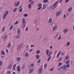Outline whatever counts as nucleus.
<instances>
[{
	"label": "nucleus",
	"instance_id": "38",
	"mask_svg": "<svg viewBox=\"0 0 74 74\" xmlns=\"http://www.w3.org/2000/svg\"><path fill=\"white\" fill-rule=\"evenodd\" d=\"M20 70H21V68H18L17 69V71L18 72H19V71H20Z\"/></svg>",
	"mask_w": 74,
	"mask_h": 74
},
{
	"label": "nucleus",
	"instance_id": "40",
	"mask_svg": "<svg viewBox=\"0 0 74 74\" xmlns=\"http://www.w3.org/2000/svg\"><path fill=\"white\" fill-rule=\"evenodd\" d=\"M5 14H6V15H8V11H6V12L5 13Z\"/></svg>",
	"mask_w": 74,
	"mask_h": 74
},
{
	"label": "nucleus",
	"instance_id": "19",
	"mask_svg": "<svg viewBox=\"0 0 74 74\" xmlns=\"http://www.w3.org/2000/svg\"><path fill=\"white\" fill-rule=\"evenodd\" d=\"M40 52V50H37L36 52V54H39Z\"/></svg>",
	"mask_w": 74,
	"mask_h": 74
},
{
	"label": "nucleus",
	"instance_id": "55",
	"mask_svg": "<svg viewBox=\"0 0 74 74\" xmlns=\"http://www.w3.org/2000/svg\"><path fill=\"white\" fill-rule=\"evenodd\" d=\"M17 69H21V68H20V67H19V65L17 66Z\"/></svg>",
	"mask_w": 74,
	"mask_h": 74
},
{
	"label": "nucleus",
	"instance_id": "58",
	"mask_svg": "<svg viewBox=\"0 0 74 74\" xmlns=\"http://www.w3.org/2000/svg\"><path fill=\"white\" fill-rule=\"evenodd\" d=\"M53 68L51 69H50L51 71H53Z\"/></svg>",
	"mask_w": 74,
	"mask_h": 74
},
{
	"label": "nucleus",
	"instance_id": "39",
	"mask_svg": "<svg viewBox=\"0 0 74 74\" xmlns=\"http://www.w3.org/2000/svg\"><path fill=\"white\" fill-rule=\"evenodd\" d=\"M5 27H3V28L2 29V32H4V29H5Z\"/></svg>",
	"mask_w": 74,
	"mask_h": 74
},
{
	"label": "nucleus",
	"instance_id": "21",
	"mask_svg": "<svg viewBox=\"0 0 74 74\" xmlns=\"http://www.w3.org/2000/svg\"><path fill=\"white\" fill-rule=\"evenodd\" d=\"M11 43H10L8 44V45H7V47H8V48H9L11 47Z\"/></svg>",
	"mask_w": 74,
	"mask_h": 74
},
{
	"label": "nucleus",
	"instance_id": "10",
	"mask_svg": "<svg viewBox=\"0 0 74 74\" xmlns=\"http://www.w3.org/2000/svg\"><path fill=\"white\" fill-rule=\"evenodd\" d=\"M17 65V64H16L14 65L13 66V70H14L15 69V67H16V66Z\"/></svg>",
	"mask_w": 74,
	"mask_h": 74
},
{
	"label": "nucleus",
	"instance_id": "42",
	"mask_svg": "<svg viewBox=\"0 0 74 74\" xmlns=\"http://www.w3.org/2000/svg\"><path fill=\"white\" fill-rule=\"evenodd\" d=\"M47 64L46 63H45L44 66L45 68H46V67H47Z\"/></svg>",
	"mask_w": 74,
	"mask_h": 74
},
{
	"label": "nucleus",
	"instance_id": "26",
	"mask_svg": "<svg viewBox=\"0 0 74 74\" xmlns=\"http://www.w3.org/2000/svg\"><path fill=\"white\" fill-rule=\"evenodd\" d=\"M31 7H32V5L31 4H29L28 5V8L29 9H30V8H31Z\"/></svg>",
	"mask_w": 74,
	"mask_h": 74
},
{
	"label": "nucleus",
	"instance_id": "45",
	"mask_svg": "<svg viewBox=\"0 0 74 74\" xmlns=\"http://www.w3.org/2000/svg\"><path fill=\"white\" fill-rule=\"evenodd\" d=\"M7 73L8 74H11V72H10V71H8L7 72Z\"/></svg>",
	"mask_w": 74,
	"mask_h": 74
},
{
	"label": "nucleus",
	"instance_id": "34",
	"mask_svg": "<svg viewBox=\"0 0 74 74\" xmlns=\"http://www.w3.org/2000/svg\"><path fill=\"white\" fill-rule=\"evenodd\" d=\"M70 43L69 42H67L66 45L67 46H69V45H70Z\"/></svg>",
	"mask_w": 74,
	"mask_h": 74
},
{
	"label": "nucleus",
	"instance_id": "56",
	"mask_svg": "<svg viewBox=\"0 0 74 74\" xmlns=\"http://www.w3.org/2000/svg\"><path fill=\"white\" fill-rule=\"evenodd\" d=\"M62 59V58H60V59L58 60V62H59L60 61H61Z\"/></svg>",
	"mask_w": 74,
	"mask_h": 74
},
{
	"label": "nucleus",
	"instance_id": "52",
	"mask_svg": "<svg viewBox=\"0 0 74 74\" xmlns=\"http://www.w3.org/2000/svg\"><path fill=\"white\" fill-rule=\"evenodd\" d=\"M33 69H31L30 70V71H31V72H33Z\"/></svg>",
	"mask_w": 74,
	"mask_h": 74
},
{
	"label": "nucleus",
	"instance_id": "22",
	"mask_svg": "<svg viewBox=\"0 0 74 74\" xmlns=\"http://www.w3.org/2000/svg\"><path fill=\"white\" fill-rule=\"evenodd\" d=\"M25 65H23L22 67L21 68V70H23L25 68Z\"/></svg>",
	"mask_w": 74,
	"mask_h": 74
},
{
	"label": "nucleus",
	"instance_id": "41",
	"mask_svg": "<svg viewBox=\"0 0 74 74\" xmlns=\"http://www.w3.org/2000/svg\"><path fill=\"white\" fill-rule=\"evenodd\" d=\"M66 67L69 68V67H70V65L69 64H68L66 65Z\"/></svg>",
	"mask_w": 74,
	"mask_h": 74
},
{
	"label": "nucleus",
	"instance_id": "37",
	"mask_svg": "<svg viewBox=\"0 0 74 74\" xmlns=\"http://www.w3.org/2000/svg\"><path fill=\"white\" fill-rule=\"evenodd\" d=\"M24 16L25 17V18L27 17V14H24Z\"/></svg>",
	"mask_w": 74,
	"mask_h": 74
},
{
	"label": "nucleus",
	"instance_id": "43",
	"mask_svg": "<svg viewBox=\"0 0 74 74\" xmlns=\"http://www.w3.org/2000/svg\"><path fill=\"white\" fill-rule=\"evenodd\" d=\"M18 22L17 21H16L15 22V23L14 24V25H18Z\"/></svg>",
	"mask_w": 74,
	"mask_h": 74
},
{
	"label": "nucleus",
	"instance_id": "51",
	"mask_svg": "<svg viewBox=\"0 0 74 74\" xmlns=\"http://www.w3.org/2000/svg\"><path fill=\"white\" fill-rule=\"evenodd\" d=\"M63 65L62 66L60 69H59L58 70H60V69H62V68H63Z\"/></svg>",
	"mask_w": 74,
	"mask_h": 74
},
{
	"label": "nucleus",
	"instance_id": "57",
	"mask_svg": "<svg viewBox=\"0 0 74 74\" xmlns=\"http://www.w3.org/2000/svg\"><path fill=\"white\" fill-rule=\"evenodd\" d=\"M33 49H31L29 50V51L30 52H31V51H33Z\"/></svg>",
	"mask_w": 74,
	"mask_h": 74
},
{
	"label": "nucleus",
	"instance_id": "60",
	"mask_svg": "<svg viewBox=\"0 0 74 74\" xmlns=\"http://www.w3.org/2000/svg\"><path fill=\"white\" fill-rule=\"evenodd\" d=\"M69 0H66L65 1V3H67V2H69Z\"/></svg>",
	"mask_w": 74,
	"mask_h": 74
},
{
	"label": "nucleus",
	"instance_id": "28",
	"mask_svg": "<svg viewBox=\"0 0 74 74\" xmlns=\"http://www.w3.org/2000/svg\"><path fill=\"white\" fill-rule=\"evenodd\" d=\"M48 0H44V3H48Z\"/></svg>",
	"mask_w": 74,
	"mask_h": 74
},
{
	"label": "nucleus",
	"instance_id": "54",
	"mask_svg": "<svg viewBox=\"0 0 74 74\" xmlns=\"http://www.w3.org/2000/svg\"><path fill=\"white\" fill-rule=\"evenodd\" d=\"M31 47H34V46L33 45H31L30 46Z\"/></svg>",
	"mask_w": 74,
	"mask_h": 74
},
{
	"label": "nucleus",
	"instance_id": "7",
	"mask_svg": "<svg viewBox=\"0 0 74 74\" xmlns=\"http://www.w3.org/2000/svg\"><path fill=\"white\" fill-rule=\"evenodd\" d=\"M61 53H62V52L60 51L57 53L56 58H58L59 56V55H60Z\"/></svg>",
	"mask_w": 74,
	"mask_h": 74
},
{
	"label": "nucleus",
	"instance_id": "63",
	"mask_svg": "<svg viewBox=\"0 0 74 74\" xmlns=\"http://www.w3.org/2000/svg\"><path fill=\"white\" fill-rule=\"evenodd\" d=\"M6 52L7 53H8V49H7L6 50Z\"/></svg>",
	"mask_w": 74,
	"mask_h": 74
},
{
	"label": "nucleus",
	"instance_id": "32",
	"mask_svg": "<svg viewBox=\"0 0 74 74\" xmlns=\"http://www.w3.org/2000/svg\"><path fill=\"white\" fill-rule=\"evenodd\" d=\"M23 9L22 8H21L19 11V12H22Z\"/></svg>",
	"mask_w": 74,
	"mask_h": 74
},
{
	"label": "nucleus",
	"instance_id": "48",
	"mask_svg": "<svg viewBox=\"0 0 74 74\" xmlns=\"http://www.w3.org/2000/svg\"><path fill=\"white\" fill-rule=\"evenodd\" d=\"M34 66V64L32 63V64H31V67H33Z\"/></svg>",
	"mask_w": 74,
	"mask_h": 74
},
{
	"label": "nucleus",
	"instance_id": "4",
	"mask_svg": "<svg viewBox=\"0 0 74 74\" xmlns=\"http://www.w3.org/2000/svg\"><path fill=\"white\" fill-rule=\"evenodd\" d=\"M26 22V21L25 20V19L24 18H23L22 19V25H23L25 24V23Z\"/></svg>",
	"mask_w": 74,
	"mask_h": 74
},
{
	"label": "nucleus",
	"instance_id": "6",
	"mask_svg": "<svg viewBox=\"0 0 74 74\" xmlns=\"http://www.w3.org/2000/svg\"><path fill=\"white\" fill-rule=\"evenodd\" d=\"M20 60H21V58L19 57H18L17 58L16 60L17 62H18L20 61Z\"/></svg>",
	"mask_w": 74,
	"mask_h": 74
},
{
	"label": "nucleus",
	"instance_id": "35",
	"mask_svg": "<svg viewBox=\"0 0 74 74\" xmlns=\"http://www.w3.org/2000/svg\"><path fill=\"white\" fill-rule=\"evenodd\" d=\"M63 69V70H66V66H64Z\"/></svg>",
	"mask_w": 74,
	"mask_h": 74
},
{
	"label": "nucleus",
	"instance_id": "61",
	"mask_svg": "<svg viewBox=\"0 0 74 74\" xmlns=\"http://www.w3.org/2000/svg\"><path fill=\"white\" fill-rule=\"evenodd\" d=\"M70 62V60H68L66 62V64H67V63H69V62Z\"/></svg>",
	"mask_w": 74,
	"mask_h": 74
},
{
	"label": "nucleus",
	"instance_id": "2",
	"mask_svg": "<svg viewBox=\"0 0 74 74\" xmlns=\"http://www.w3.org/2000/svg\"><path fill=\"white\" fill-rule=\"evenodd\" d=\"M38 70H39V71H38L39 74H40V73H41V72H42V69L39 68L38 69Z\"/></svg>",
	"mask_w": 74,
	"mask_h": 74
},
{
	"label": "nucleus",
	"instance_id": "18",
	"mask_svg": "<svg viewBox=\"0 0 74 74\" xmlns=\"http://www.w3.org/2000/svg\"><path fill=\"white\" fill-rule=\"evenodd\" d=\"M57 27V26H54L53 29V31H55V30H56Z\"/></svg>",
	"mask_w": 74,
	"mask_h": 74
},
{
	"label": "nucleus",
	"instance_id": "25",
	"mask_svg": "<svg viewBox=\"0 0 74 74\" xmlns=\"http://www.w3.org/2000/svg\"><path fill=\"white\" fill-rule=\"evenodd\" d=\"M52 52H50L49 53L48 56L49 57V56H51V55H52Z\"/></svg>",
	"mask_w": 74,
	"mask_h": 74
},
{
	"label": "nucleus",
	"instance_id": "16",
	"mask_svg": "<svg viewBox=\"0 0 74 74\" xmlns=\"http://www.w3.org/2000/svg\"><path fill=\"white\" fill-rule=\"evenodd\" d=\"M68 32V29H65L64 31L63 32L64 33H67Z\"/></svg>",
	"mask_w": 74,
	"mask_h": 74
},
{
	"label": "nucleus",
	"instance_id": "64",
	"mask_svg": "<svg viewBox=\"0 0 74 74\" xmlns=\"http://www.w3.org/2000/svg\"><path fill=\"white\" fill-rule=\"evenodd\" d=\"M34 4V2L32 1L31 3V4Z\"/></svg>",
	"mask_w": 74,
	"mask_h": 74
},
{
	"label": "nucleus",
	"instance_id": "9",
	"mask_svg": "<svg viewBox=\"0 0 74 74\" xmlns=\"http://www.w3.org/2000/svg\"><path fill=\"white\" fill-rule=\"evenodd\" d=\"M20 30H20V29H18L17 32V34H19L21 33V31Z\"/></svg>",
	"mask_w": 74,
	"mask_h": 74
},
{
	"label": "nucleus",
	"instance_id": "20",
	"mask_svg": "<svg viewBox=\"0 0 74 74\" xmlns=\"http://www.w3.org/2000/svg\"><path fill=\"white\" fill-rule=\"evenodd\" d=\"M6 14H4L3 16V19H5V17H6Z\"/></svg>",
	"mask_w": 74,
	"mask_h": 74
},
{
	"label": "nucleus",
	"instance_id": "15",
	"mask_svg": "<svg viewBox=\"0 0 74 74\" xmlns=\"http://www.w3.org/2000/svg\"><path fill=\"white\" fill-rule=\"evenodd\" d=\"M72 8V7H70L69 9H68V12H70V11H71Z\"/></svg>",
	"mask_w": 74,
	"mask_h": 74
},
{
	"label": "nucleus",
	"instance_id": "12",
	"mask_svg": "<svg viewBox=\"0 0 74 74\" xmlns=\"http://www.w3.org/2000/svg\"><path fill=\"white\" fill-rule=\"evenodd\" d=\"M52 19L51 18H50L49 20L48 23H51V22H52Z\"/></svg>",
	"mask_w": 74,
	"mask_h": 74
},
{
	"label": "nucleus",
	"instance_id": "1",
	"mask_svg": "<svg viewBox=\"0 0 74 74\" xmlns=\"http://www.w3.org/2000/svg\"><path fill=\"white\" fill-rule=\"evenodd\" d=\"M57 4H58V2H56L54 3L52 7L51 8L52 9H55L56 7V5H57Z\"/></svg>",
	"mask_w": 74,
	"mask_h": 74
},
{
	"label": "nucleus",
	"instance_id": "13",
	"mask_svg": "<svg viewBox=\"0 0 74 74\" xmlns=\"http://www.w3.org/2000/svg\"><path fill=\"white\" fill-rule=\"evenodd\" d=\"M36 59H39L40 58V56H39V55H37L36 56Z\"/></svg>",
	"mask_w": 74,
	"mask_h": 74
},
{
	"label": "nucleus",
	"instance_id": "8",
	"mask_svg": "<svg viewBox=\"0 0 74 74\" xmlns=\"http://www.w3.org/2000/svg\"><path fill=\"white\" fill-rule=\"evenodd\" d=\"M46 8V5H43L42 8L41 9V10H43L45 9Z\"/></svg>",
	"mask_w": 74,
	"mask_h": 74
},
{
	"label": "nucleus",
	"instance_id": "36",
	"mask_svg": "<svg viewBox=\"0 0 74 74\" xmlns=\"http://www.w3.org/2000/svg\"><path fill=\"white\" fill-rule=\"evenodd\" d=\"M13 27V25H11L10 28V30H12V29Z\"/></svg>",
	"mask_w": 74,
	"mask_h": 74
},
{
	"label": "nucleus",
	"instance_id": "30",
	"mask_svg": "<svg viewBox=\"0 0 74 74\" xmlns=\"http://www.w3.org/2000/svg\"><path fill=\"white\" fill-rule=\"evenodd\" d=\"M28 55H29V54H28L27 53V52L25 54V57H27V56H28Z\"/></svg>",
	"mask_w": 74,
	"mask_h": 74
},
{
	"label": "nucleus",
	"instance_id": "23",
	"mask_svg": "<svg viewBox=\"0 0 74 74\" xmlns=\"http://www.w3.org/2000/svg\"><path fill=\"white\" fill-rule=\"evenodd\" d=\"M8 36V35H5V36L3 37V38H4V39H7V37Z\"/></svg>",
	"mask_w": 74,
	"mask_h": 74
},
{
	"label": "nucleus",
	"instance_id": "3",
	"mask_svg": "<svg viewBox=\"0 0 74 74\" xmlns=\"http://www.w3.org/2000/svg\"><path fill=\"white\" fill-rule=\"evenodd\" d=\"M61 14V12H57L56 14V16H58L59 15H60V14Z\"/></svg>",
	"mask_w": 74,
	"mask_h": 74
},
{
	"label": "nucleus",
	"instance_id": "50",
	"mask_svg": "<svg viewBox=\"0 0 74 74\" xmlns=\"http://www.w3.org/2000/svg\"><path fill=\"white\" fill-rule=\"evenodd\" d=\"M29 45H27L26 46V48L27 49V50H28V49H29Z\"/></svg>",
	"mask_w": 74,
	"mask_h": 74
},
{
	"label": "nucleus",
	"instance_id": "29",
	"mask_svg": "<svg viewBox=\"0 0 74 74\" xmlns=\"http://www.w3.org/2000/svg\"><path fill=\"white\" fill-rule=\"evenodd\" d=\"M17 9V8H15V9L13 10V12H16V11Z\"/></svg>",
	"mask_w": 74,
	"mask_h": 74
},
{
	"label": "nucleus",
	"instance_id": "11",
	"mask_svg": "<svg viewBox=\"0 0 74 74\" xmlns=\"http://www.w3.org/2000/svg\"><path fill=\"white\" fill-rule=\"evenodd\" d=\"M49 50H46V55L47 56H48V54L49 53Z\"/></svg>",
	"mask_w": 74,
	"mask_h": 74
},
{
	"label": "nucleus",
	"instance_id": "46",
	"mask_svg": "<svg viewBox=\"0 0 74 74\" xmlns=\"http://www.w3.org/2000/svg\"><path fill=\"white\" fill-rule=\"evenodd\" d=\"M42 8V7H39L38 8V10H40Z\"/></svg>",
	"mask_w": 74,
	"mask_h": 74
},
{
	"label": "nucleus",
	"instance_id": "24",
	"mask_svg": "<svg viewBox=\"0 0 74 74\" xmlns=\"http://www.w3.org/2000/svg\"><path fill=\"white\" fill-rule=\"evenodd\" d=\"M62 62H60L59 63H58V66L59 67H60V66H61L62 65Z\"/></svg>",
	"mask_w": 74,
	"mask_h": 74
},
{
	"label": "nucleus",
	"instance_id": "49",
	"mask_svg": "<svg viewBox=\"0 0 74 74\" xmlns=\"http://www.w3.org/2000/svg\"><path fill=\"white\" fill-rule=\"evenodd\" d=\"M60 39H61V35H60L59 37L58 38V40H60Z\"/></svg>",
	"mask_w": 74,
	"mask_h": 74
},
{
	"label": "nucleus",
	"instance_id": "17",
	"mask_svg": "<svg viewBox=\"0 0 74 74\" xmlns=\"http://www.w3.org/2000/svg\"><path fill=\"white\" fill-rule=\"evenodd\" d=\"M5 53V52L4 51L2 50L1 51V55H4Z\"/></svg>",
	"mask_w": 74,
	"mask_h": 74
},
{
	"label": "nucleus",
	"instance_id": "31",
	"mask_svg": "<svg viewBox=\"0 0 74 74\" xmlns=\"http://www.w3.org/2000/svg\"><path fill=\"white\" fill-rule=\"evenodd\" d=\"M69 56H66L65 57V60H67V59H69Z\"/></svg>",
	"mask_w": 74,
	"mask_h": 74
},
{
	"label": "nucleus",
	"instance_id": "62",
	"mask_svg": "<svg viewBox=\"0 0 74 74\" xmlns=\"http://www.w3.org/2000/svg\"><path fill=\"white\" fill-rule=\"evenodd\" d=\"M58 36V34H56L55 36V38H56Z\"/></svg>",
	"mask_w": 74,
	"mask_h": 74
},
{
	"label": "nucleus",
	"instance_id": "53",
	"mask_svg": "<svg viewBox=\"0 0 74 74\" xmlns=\"http://www.w3.org/2000/svg\"><path fill=\"white\" fill-rule=\"evenodd\" d=\"M27 29H28V27H27L25 29V31H27Z\"/></svg>",
	"mask_w": 74,
	"mask_h": 74
},
{
	"label": "nucleus",
	"instance_id": "5",
	"mask_svg": "<svg viewBox=\"0 0 74 74\" xmlns=\"http://www.w3.org/2000/svg\"><path fill=\"white\" fill-rule=\"evenodd\" d=\"M12 67V65L11 64H10L9 65L7 69H11Z\"/></svg>",
	"mask_w": 74,
	"mask_h": 74
},
{
	"label": "nucleus",
	"instance_id": "33",
	"mask_svg": "<svg viewBox=\"0 0 74 74\" xmlns=\"http://www.w3.org/2000/svg\"><path fill=\"white\" fill-rule=\"evenodd\" d=\"M51 56H49V57L47 59V61L48 62H49V60H50V59H51Z\"/></svg>",
	"mask_w": 74,
	"mask_h": 74
},
{
	"label": "nucleus",
	"instance_id": "14",
	"mask_svg": "<svg viewBox=\"0 0 74 74\" xmlns=\"http://www.w3.org/2000/svg\"><path fill=\"white\" fill-rule=\"evenodd\" d=\"M38 7H42V4L39 3L38 5Z\"/></svg>",
	"mask_w": 74,
	"mask_h": 74
},
{
	"label": "nucleus",
	"instance_id": "27",
	"mask_svg": "<svg viewBox=\"0 0 74 74\" xmlns=\"http://www.w3.org/2000/svg\"><path fill=\"white\" fill-rule=\"evenodd\" d=\"M19 37H20V35H18L16 36V39H18V38H19Z\"/></svg>",
	"mask_w": 74,
	"mask_h": 74
},
{
	"label": "nucleus",
	"instance_id": "59",
	"mask_svg": "<svg viewBox=\"0 0 74 74\" xmlns=\"http://www.w3.org/2000/svg\"><path fill=\"white\" fill-rule=\"evenodd\" d=\"M21 8H22V5H20L19 6V8H18V9L19 10L20 9H21Z\"/></svg>",
	"mask_w": 74,
	"mask_h": 74
},
{
	"label": "nucleus",
	"instance_id": "44",
	"mask_svg": "<svg viewBox=\"0 0 74 74\" xmlns=\"http://www.w3.org/2000/svg\"><path fill=\"white\" fill-rule=\"evenodd\" d=\"M41 62V60H38L37 63H39Z\"/></svg>",
	"mask_w": 74,
	"mask_h": 74
},
{
	"label": "nucleus",
	"instance_id": "47",
	"mask_svg": "<svg viewBox=\"0 0 74 74\" xmlns=\"http://www.w3.org/2000/svg\"><path fill=\"white\" fill-rule=\"evenodd\" d=\"M2 64V61H0V66H1Z\"/></svg>",
	"mask_w": 74,
	"mask_h": 74
}]
</instances>
